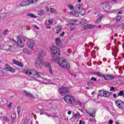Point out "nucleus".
Segmentation results:
<instances>
[{"instance_id":"obj_1","label":"nucleus","mask_w":124,"mask_h":124,"mask_svg":"<svg viewBox=\"0 0 124 124\" xmlns=\"http://www.w3.org/2000/svg\"><path fill=\"white\" fill-rule=\"evenodd\" d=\"M50 52L52 55V62L58 63L61 67L67 69L70 68V64L64 59L60 58L61 53L60 52V49L58 47L53 46L51 48Z\"/></svg>"},{"instance_id":"obj_2","label":"nucleus","mask_w":124,"mask_h":124,"mask_svg":"<svg viewBox=\"0 0 124 124\" xmlns=\"http://www.w3.org/2000/svg\"><path fill=\"white\" fill-rule=\"evenodd\" d=\"M75 10L70 13V15L74 16V17H78L80 14L81 16H84L86 13V10L84 8L82 7L81 4H77L75 6Z\"/></svg>"},{"instance_id":"obj_3","label":"nucleus","mask_w":124,"mask_h":124,"mask_svg":"<svg viewBox=\"0 0 124 124\" xmlns=\"http://www.w3.org/2000/svg\"><path fill=\"white\" fill-rule=\"evenodd\" d=\"M45 57V54L43 50H41L37 57L35 65L36 67H40V65L43 64V58Z\"/></svg>"},{"instance_id":"obj_4","label":"nucleus","mask_w":124,"mask_h":124,"mask_svg":"<svg viewBox=\"0 0 124 124\" xmlns=\"http://www.w3.org/2000/svg\"><path fill=\"white\" fill-rule=\"evenodd\" d=\"M16 38L17 39V42L13 40L14 42H15V44H17L18 47L23 48L24 45H25V43L26 42V38L23 36H17Z\"/></svg>"},{"instance_id":"obj_5","label":"nucleus","mask_w":124,"mask_h":124,"mask_svg":"<svg viewBox=\"0 0 124 124\" xmlns=\"http://www.w3.org/2000/svg\"><path fill=\"white\" fill-rule=\"evenodd\" d=\"M24 73L26 75L30 76L31 78H37L39 76L38 72L33 69L25 70Z\"/></svg>"},{"instance_id":"obj_6","label":"nucleus","mask_w":124,"mask_h":124,"mask_svg":"<svg viewBox=\"0 0 124 124\" xmlns=\"http://www.w3.org/2000/svg\"><path fill=\"white\" fill-rule=\"evenodd\" d=\"M80 22V24H82L81 25V30H88V29H93V28H94V26L92 24H89L87 23V20L86 19H81Z\"/></svg>"},{"instance_id":"obj_7","label":"nucleus","mask_w":124,"mask_h":124,"mask_svg":"<svg viewBox=\"0 0 124 124\" xmlns=\"http://www.w3.org/2000/svg\"><path fill=\"white\" fill-rule=\"evenodd\" d=\"M65 102L68 104L73 105L75 103V99L74 97L71 95H66L63 98Z\"/></svg>"},{"instance_id":"obj_8","label":"nucleus","mask_w":124,"mask_h":124,"mask_svg":"<svg viewBox=\"0 0 124 124\" xmlns=\"http://www.w3.org/2000/svg\"><path fill=\"white\" fill-rule=\"evenodd\" d=\"M67 22H68V24H71V27H70V30L71 31H74L75 29H76V25L78 24V22H79V20H75L74 19H66Z\"/></svg>"},{"instance_id":"obj_9","label":"nucleus","mask_w":124,"mask_h":124,"mask_svg":"<svg viewBox=\"0 0 124 124\" xmlns=\"http://www.w3.org/2000/svg\"><path fill=\"white\" fill-rule=\"evenodd\" d=\"M37 0H23L20 4V6H28V5H30L31 3H34L36 2Z\"/></svg>"},{"instance_id":"obj_10","label":"nucleus","mask_w":124,"mask_h":124,"mask_svg":"<svg viewBox=\"0 0 124 124\" xmlns=\"http://www.w3.org/2000/svg\"><path fill=\"white\" fill-rule=\"evenodd\" d=\"M103 9L107 12H110L111 6L109 5V1L108 0H106L105 2L103 3Z\"/></svg>"},{"instance_id":"obj_11","label":"nucleus","mask_w":124,"mask_h":124,"mask_svg":"<svg viewBox=\"0 0 124 124\" xmlns=\"http://www.w3.org/2000/svg\"><path fill=\"white\" fill-rule=\"evenodd\" d=\"M58 92L60 93L61 95H64L65 93H68V90L66 87H61L59 88Z\"/></svg>"},{"instance_id":"obj_12","label":"nucleus","mask_w":124,"mask_h":124,"mask_svg":"<svg viewBox=\"0 0 124 124\" xmlns=\"http://www.w3.org/2000/svg\"><path fill=\"white\" fill-rule=\"evenodd\" d=\"M98 94L100 96H104L105 97H109L111 93L106 91H100L99 92Z\"/></svg>"},{"instance_id":"obj_13","label":"nucleus","mask_w":124,"mask_h":124,"mask_svg":"<svg viewBox=\"0 0 124 124\" xmlns=\"http://www.w3.org/2000/svg\"><path fill=\"white\" fill-rule=\"evenodd\" d=\"M115 103L116 104V105L117 106V107H118V108H120V109H124V102L120 100H117L115 101Z\"/></svg>"},{"instance_id":"obj_14","label":"nucleus","mask_w":124,"mask_h":124,"mask_svg":"<svg viewBox=\"0 0 124 124\" xmlns=\"http://www.w3.org/2000/svg\"><path fill=\"white\" fill-rule=\"evenodd\" d=\"M27 46L31 49H32L34 47V41L33 40L28 39L27 42Z\"/></svg>"},{"instance_id":"obj_15","label":"nucleus","mask_w":124,"mask_h":124,"mask_svg":"<svg viewBox=\"0 0 124 124\" xmlns=\"http://www.w3.org/2000/svg\"><path fill=\"white\" fill-rule=\"evenodd\" d=\"M4 69H5V70H6L7 71H10V72H12L13 73L15 72V70L11 68V66L8 65L7 64H6V65H5Z\"/></svg>"},{"instance_id":"obj_16","label":"nucleus","mask_w":124,"mask_h":124,"mask_svg":"<svg viewBox=\"0 0 124 124\" xmlns=\"http://www.w3.org/2000/svg\"><path fill=\"white\" fill-rule=\"evenodd\" d=\"M23 53H24V54H25L26 55H28V56H30V55H31L32 54V52H31V50H30V49L28 48H24L23 50Z\"/></svg>"},{"instance_id":"obj_17","label":"nucleus","mask_w":124,"mask_h":124,"mask_svg":"<svg viewBox=\"0 0 124 124\" xmlns=\"http://www.w3.org/2000/svg\"><path fill=\"white\" fill-rule=\"evenodd\" d=\"M48 111H49V110L41 109L40 115H43L44 114H45V115H46V116H47V117H51V115L48 114Z\"/></svg>"},{"instance_id":"obj_18","label":"nucleus","mask_w":124,"mask_h":124,"mask_svg":"<svg viewBox=\"0 0 124 124\" xmlns=\"http://www.w3.org/2000/svg\"><path fill=\"white\" fill-rule=\"evenodd\" d=\"M118 52H119V49L118 47H115L114 48L112 49V55L114 56V57H116L117 55H118Z\"/></svg>"},{"instance_id":"obj_19","label":"nucleus","mask_w":124,"mask_h":124,"mask_svg":"<svg viewBox=\"0 0 124 124\" xmlns=\"http://www.w3.org/2000/svg\"><path fill=\"white\" fill-rule=\"evenodd\" d=\"M103 77L106 80H108V81H110V80H112V79H114V78H115V77H114V76H111L109 75H108L107 76L104 75Z\"/></svg>"},{"instance_id":"obj_20","label":"nucleus","mask_w":124,"mask_h":124,"mask_svg":"<svg viewBox=\"0 0 124 124\" xmlns=\"http://www.w3.org/2000/svg\"><path fill=\"white\" fill-rule=\"evenodd\" d=\"M46 67L48 68L49 73L51 74V75H53V71H52V68L51 65L49 63H47L46 64Z\"/></svg>"},{"instance_id":"obj_21","label":"nucleus","mask_w":124,"mask_h":124,"mask_svg":"<svg viewBox=\"0 0 124 124\" xmlns=\"http://www.w3.org/2000/svg\"><path fill=\"white\" fill-rule=\"evenodd\" d=\"M55 42L58 46L61 47V48H63V46H62V44L61 43V39H60V38H57L56 39Z\"/></svg>"},{"instance_id":"obj_22","label":"nucleus","mask_w":124,"mask_h":124,"mask_svg":"<svg viewBox=\"0 0 124 124\" xmlns=\"http://www.w3.org/2000/svg\"><path fill=\"white\" fill-rule=\"evenodd\" d=\"M13 62L14 64H16V65H18V66H20V67H23V64H22V63L18 61H17L16 60H13Z\"/></svg>"},{"instance_id":"obj_23","label":"nucleus","mask_w":124,"mask_h":124,"mask_svg":"<svg viewBox=\"0 0 124 124\" xmlns=\"http://www.w3.org/2000/svg\"><path fill=\"white\" fill-rule=\"evenodd\" d=\"M23 92L24 93H25V94H26L27 96H29L30 98H33V95H32V94L31 93L25 90L23 91Z\"/></svg>"},{"instance_id":"obj_24","label":"nucleus","mask_w":124,"mask_h":124,"mask_svg":"<svg viewBox=\"0 0 124 124\" xmlns=\"http://www.w3.org/2000/svg\"><path fill=\"white\" fill-rule=\"evenodd\" d=\"M103 17H104V15L100 16L98 17V18L96 20L95 23L96 24H99V23H100L101 22V20H102Z\"/></svg>"},{"instance_id":"obj_25","label":"nucleus","mask_w":124,"mask_h":124,"mask_svg":"<svg viewBox=\"0 0 124 124\" xmlns=\"http://www.w3.org/2000/svg\"><path fill=\"white\" fill-rule=\"evenodd\" d=\"M8 32V30L7 29H6L4 30L2 33L0 34V37L2 38L4 37V36L7 34V32Z\"/></svg>"},{"instance_id":"obj_26","label":"nucleus","mask_w":124,"mask_h":124,"mask_svg":"<svg viewBox=\"0 0 124 124\" xmlns=\"http://www.w3.org/2000/svg\"><path fill=\"white\" fill-rule=\"evenodd\" d=\"M43 83L44 84H54L53 83H51V80L47 79L46 78H43Z\"/></svg>"},{"instance_id":"obj_27","label":"nucleus","mask_w":124,"mask_h":124,"mask_svg":"<svg viewBox=\"0 0 124 124\" xmlns=\"http://www.w3.org/2000/svg\"><path fill=\"white\" fill-rule=\"evenodd\" d=\"M8 47H9V48L6 49V51H7V52H11V51H12V49H13L14 47H15V46L14 45H9V46H8Z\"/></svg>"},{"instance_id":"obj_28","label":"nucleus","mask_w":124,"mask_h":124,"mask_svg":"<svg viewBox=\"0 0 124 124\" xmlns=\"http://www.w3.org/2000/svg\"><path fill=\"white\" fill-rule=\"evenodd\" d=\"M86 112L90 117H93V118H94L95 117V112H93L92 113L90 112L88 110H86Z\"/></svg>"},{"instance_id":"obj_29","label":"nucleus","mask_w":124,"mask_h":124,"mask_svg":"<svg viewBox=\"0 0 124 124\" xmlns=\"http://www.w3.org/2000/svg\"><path fill=\"white\" fill-rule=\"evenodd\" d=\"M27 16H28L29 17H31V18H37V16H34V15L31 13H29L28 14H27Z\"/></svg>"},{"instance_id":"obj_30","label":"nucleus","mask_w":124,"mask_h":124,"mask_svg":"<svg viewBox=\"0 0 124 124\" xmlns=\"http://www.w3.org/2000/svg\"><path fill=\"white\" fill-rule=\"evenodd\" d=\"M119 96H123V98H124V92L123 91H121L118 93Z\"/></svg>"},{"instance_id":"obj_31","label":"nucleus","mask_w":124,"mask_h":124,"mask_svg":"<svg viewBox=\"0 0 124 124\" xmlns=\"http://www.w3.org/2000/svg\"><path fill=\"white\" fill-rule=\"evenodd\" d=\"M62 31V27H61L60 26H58L56 28V33H60V31Z\"/></svg>"},{"instance_id":"obj_32","label":"nucleus","mask_w":124,"mask_h":124,"mask_svg":"<svg viewBox=\"0 0 124 124\" xmlns=\"http://www.w3.org/2000/svg\"><path fill=\"white\" fill-rule=\"evenodd\" d=\"M81 115H80V114L77 113L76 114H74L73 116V118L75 119H78V118H80Z\"/></svg>"},{"instance_id":"obj_33","label":"nucleus","mask_w":124,"mask_h":124,"mask_svg":"<svg viewBox=\"0 0 124 124\" xmlns=\"http://www.w3.org/2000/svg\"><path fill=\"white\" fill-rule=\"evenodd\" d=\"M44 10H39L38 12V14L39 15H43L44 14Z\"/></svg>"},{"instance_id":"obj_34","label":"nucleus","mask_w":124,"mask_h":124,"mask_svg":"<svg viewBox=\"0 0 124 124\" xmlns=\"http://www.w3.org/2000/svg\"><path fill=\"white\" fill-rule=\"evenodd\" d=\"M94 74L95 75H97V76H99V77H103L104 76V75H102V74H101L100 72H96L94 73Z\"/></svg>"},{"instance_id":"obj_35","label":"nucleus","mask_w":124,"mask_h":124,"mask_svg":"<svg viewBox=\"0 0 124 124\" xmlns=\"http://www.w3.org/2000/svg\"><path fill=\"white\" fill-rule=\"evenodd\" d=\"M68 7L70 10H73V11H74V8H73V6L72 5H68Z\"/></svg>"},{"instance_id":"obj_36","label":"nucleus","mask_w":124,"mask_h":124,"mask_svg":"<svg viewBox=\"0 0 124 124\" xmlns=\"http://www.w3.org/2000/svg\"><path fill=\"white\" fill-rule=\"evenodd\" d=\"M121 19H122V16H118L117 17H116V21L117 22H120V21H121Z\"/></svg>"},{"instance_id":"obj_37","label":"nucleus","mask_w":124,"mask_h":124,"mask_svg":"<svg viewBox=\"0 0 124 124\" xmlns=\"http://www.w3.org/2000/svg\"><path fill=\"white\" fill-rule=\"evenodd\" d=\"M3 120L4 121V122H9V121H10L9 120V118H8L6 116H5L4 118H3Z\"/></svg>"},{"instance_id":"obj_38","label":"nucleus","mask_w":124,"mask_h":124,"mask_svg":"<svg viewBox=\"0 0 124 124\" xmlns=\"http://www.w3.org/2000/svg\"><path fill=\"white\" fill-rule=\"evenodd\" d=\"M49 11L51 12V13H54V12H56V10L53 8H51L49 9Z\"/></svg>"},{"instance_id":"obj_39","label":"nucleus","mask_w":124,"mask_h":124,"mask_svg":"<svg viewBox=\"0 0 124 124\" xmlns=\"http://www.w3.org/2000/svg\"><path fill=\"white\" fill-rule=\"evenodd\" d=\"M22 124H28V120L27 119H24L22 121Z\"/></svg>"},{"instance_id":"obj_40","label":"nucleus","mask_w":124,"mask_h":124,"mask_svg":"<svg viewBox=\"0 0 124 124\" xmlns=\"http://www.w3.org/2000/svg\"><path fill=\"white\" fill-rule=\"evenodd\" d=\"M53 24V19H49L48 20V25H52Z\"/></svg>"},{"instance_id":"obj_41","label":"nucleus","mask_w":124,"mask_h":124,"mask_svg":"<svg viewBox=\"0 0 124 124\" xmlns=\"http://www.w3.org/2000/svg\"><path fill=\"white\" fill-rule=\"evenodd\" d=\"M12 119H15V118H16V114L13 113V114L12 115Z\"/></svg>"},{"instance_id":"obj_42","label":"nucleus","mask_w":124,"mask_h":124,"mask_svg":"<svg viewBox=\"0 0 124 124\" xmlns=\"http://www.w3.org/2000/svg\"><path fill=\"white\" fill-rule=\"evenodd\" d=\"M4 75V73L2 71L0 70V76H3Z\"/></svg>"},{"instance_id":"obj_43","label":"nucleus","mask_w":124,"mask_h":124,"mask_svg":"<svg viewBox=\"0 0 124 124\" xmlns=\"http://www.w3.org/2000/svg\"><path fill=\"white\" fill-rule=\"evenodd\" d=\"M33 27L34 28V29H36V30H39V28H38V27H37V26H36V25H33Z\"/></svg>"},{"instance_id":"obj_44","label":"nucleus","mask_w":124,"mask_h":124,"mask_svg":"<svg viewBox=\"0 0 124 124\" xmlns=\"http://www.w3.org/2000/svg\"><path fill=\"white\" fill-rule=\"evenodd\" d=\"M12 104L11 103H10L8 105V108L9 109H10V108H12Z\"/></svg>"},{"instance_id":"obj_45","label":"nucleus","mask_w":124,"mask_h":124,"mask_svg":"<svg viewBox=\"0 0 124 124\" xmlns=\"http://www.w3.org/2000/svg\"><path fill=\"white\" fill-rule=\"evenodd\" d=\"M17 113L18 114H19V113H20V107L17 108Z\"/></svg>"},{"instance_id":"obj_46","label":"nucleus","mask_w":124,"mask_h":124,"mask_svg":"<svg viewBox=\"0 0 124 124\" xmlns=\"http://www.w3.org/2000/svg\"><path fill=\"white\" fill-rule=\"evenodd\" d=\"M113 120H109L108 122L109 124H113Z\"/></svg>"},{"instance_id":"obj_47","label":"nucleus","mask_w":124,"mask_h":124,"mask_svg":"<svg viewBox=\"0 0 124 124\" xmlns=\"http://www.w3.org/2000/svg\"><path fill=\"white\" fill-rule=\"evenodd\" d=\"M45 10H46V11H49V8H48V7H46L45 8Z\"/></svg>"},{"instance_id":"obj_48","label":"nucleus","mask_w":124,"mask_h":124,"mask_svg":"<svg viewBox=\"0 0 124 124\" xmlns=\"http://www.w3.org/2000/svg\"><path fill=\"white\" fill-rule=\"evenodd\" d=\"M91 80H92V81H96V78H93V77H92V78H91Z\"/></svg>"},{"instance_id":"obj_49","label":"nucleus","mask_w":124,"mask_h":124,"mask_svg":"<svg viewBox=\"0 0 124 124\" xmlns=\"http://www.w3.org/2000/svg\"><path fill=\"white\" fill-rule=\"evenodd\" d=\"M117 94H116V93H114L113 94V97L114 98H117Z\"/></svg>"},{"instance_id":"obj_50","label":"nucleus","mask_w":124,"mask_h":124,"mask_svg":"<svg viewBox=\"0 0 124 124\" xmlns=\"http://www.w3.org/2000/svg\"><path fill=\"white\" fill-rule=\"evenodd\" d=\"M63 35H64V32H62L60 34V36H63Z\"/></svg>"},{"instance_id":"obj_51","label":"nucleus","mask_w":124,"mask_h":124,"mask_svg":"<svg viewBox=\"0 0 124 124\" xmlns=\"http://www.w3.org/2000/svg\"><path fill=\"white\" fill-rule=\"evenodd\" d=\"M112 3H117V0H112Z\"/></svg>"},{"instance_id":"obj_52","label":"nucleus","mask_w":124,"mask_h":124,"mask_svg":"<svg viewBox=\"0 0 124 124\" xmlns=\"http://www.w3.org/2000/svg\"><path fill=\"white\" fill-rule=\"evenodd\" d=\"M115 90V88L114 87H111L110 89V91H114Z\"/></svg>"},{"instance_id":"obj_53","label":"nucleus","mask_w":124,"mask_h":124,"mask_svg":"<svg viewBox=\"0 0 124 124\" xmlns=\"http://www.w3.org/2000/svg\"><path fill=\"white\" fill-rule=\"evenodd\" d=\"M89 122L93 123V119L90 118Z\"/></svg>"},{"instance_id":"obj_54","label":"nucleus","mask_w":124,"mask_h":124,"mask_svg":"<svg viewBox=\"0 0 124 124\" xmlns=\"http://www.w3.org/2000/svg\"><path fill=\"white\" fill-rule=\"evenodd\" d=\"M68 115H71V111H68L67 112Z\"/></svg>"},{"instance_id":"obj_55","label":"nucleus","mask_w":124,"mask_h":124,"mask_svg":"<svg viewBox=\"0 0 124 124\" xmlns=\"http://www.w3.org/2000/svg\"><path fill=\"white\" fill-rule=\"evenodd\" d=\"M47 29H50L51 28V26H50V25H47V26L46 27Z\"/></svg>"},{"instance_id":"obj_56","label":"nucleus","mask_w":124,"mask_h":124,"mask_svg":"<svg viewBox=\"0 0 124 124\" xmlns=\"http://www.w3.org/2000/svg\"><path fill=\"white\" fill-rule=\"evenodd\" d=\"M88 85L89 86H91V85H93V84L91 82H89V83H88Z\"/></svg>"},{"instance_id":"obj_57","label":"nucleus","mask_w":124,"mask_h":124,"mask_svg":"<svg viewBox=\"0 0 124 124\" xmlns=\"http://www.w3.org/2000/svg\"><path fill=\"white\" fill-rule=\"evenodd\" d=\"M79 124H82V121L81 120H80V121H79Z\"/></svg>"},{"instance_id":"obj_58","label":"nucleus","mask_w":124,"mask_h":124,"mask_svg":"<svg viewBox=\"0 0 124 124\" xmlns=\"http://www.w3.org/2000/svg\"><path fill=\"white\" fill-rule=\"evenodd\" d=\"M91 12H92V11H89L87 13H88V14H89V13H91Z\"/></svg>"},{"instance_id":"obj_59","label":"nucleus","mask_w":124,"mask_h":124,"mask_svg":"<svg viewBox=\"0 0 124 124\" xmlns=\"http://www.w3.org/2000/svg\"><path fill=\"white\" fill-rule=\"evenodd\" d=\"M98 28H99V29H100V28H101V25H99Z\"/></svg>"},{"instance_id":"obj_60","label":"nucleus","mask_w":124,"mask_h":124,"mask_svg":"<svg viewBox=\"0 0 124 124\" xmlns=\"http://www.w3.org/2000/svg\"><path fill=\"white\" fill-rule=\"evenodd\" d=\"M118 14H122V12H119L118 13Z\"/></svg>"},{"instance_id":"obj_61","label":"nucleus","mask_w":124,"mask_h":124,"mask_svg":"<svg viewBox=\"0 0 124 124\" xmlns=\"http://www.w3.org/2000/svg\"><path fill=\"white\" fill-rule=\"evenodd\" d=\"M78 2H81V0H78Z\"/></svg>"},{"instance_id":"obj_62","label":"nucleus","mask_w":124,"mask_h":124,"mask_svg":"<svg viewBox=\"0 0 124 124\" xmlns=\"http://www.w3.org/2000/svg\"><path fill=\"white\" fill-rule=\"evenodd\" d=\"M2 16H5V14H2Z\"/></svg>"},{"instance_id":"obj_63","label":"nucleus","mask_w":124,"mask_h":124,"mask_svg":"<svg viewBox=\"0 0 124 124\" xmlns=\"http://www.w3.org/2000/svg\"><path fill=\"white\" fill-rule=\"evenodd\" d=\"M116 124H120V123H119V122H116Z\"/></svg>"},{"instance_id":"obj_64","label":"nucleus","mask_w":124,"mask_h":124,"mask_svg":"<svg viewBox=\"0 0 124 124\" xmlns=\"http://www.w3.org/2000/svg\"><path fill=\"white\" fill-rule=\"evenodd\" d=\"M0 63H1V60H0Z\"/></svg>"}]
</instances>
